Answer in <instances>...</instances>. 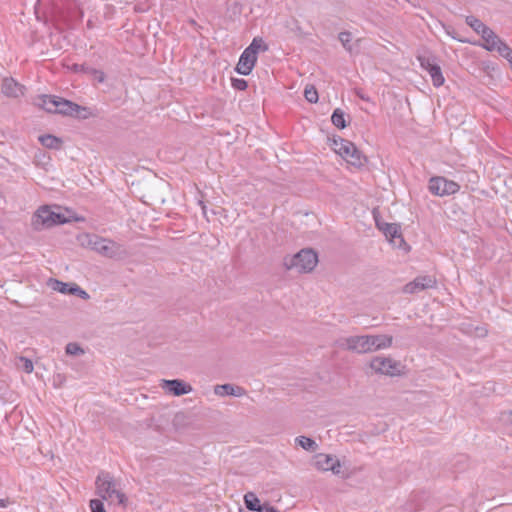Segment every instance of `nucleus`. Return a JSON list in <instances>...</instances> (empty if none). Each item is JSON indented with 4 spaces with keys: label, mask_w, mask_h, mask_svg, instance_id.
<instances>
[{
    "label": "nucleus",
    "mask_w": 512,
    "mask_h": 512,
    "mask_svg": "<svg viewBox=\"0 0 512 512\" xmlns=\"http://www.w3.org/2000/svg\"><path fill=\"white\" fill-rule=\"evenodd\" d=\"M90 509L92 512H106L102 500L92 499L90 501Z\"/></svg>",
    "instance_id": "obj_34"
},
{
    "label": "nucleus",
    "mask_w": 512,
    "mask_h": 512,
    "mask_svg": "<svg viewBox=\"0 0 512 512\" xmlns=\"http://www.w3.org/2000/svg\"><path fill=\"white\" fill-rule=\"evenodd\" d=\"M69 291L71 295H77L83 300H88L90 298L89 294L75 283L72 284Z\"/></svg>",
    "instance_id": "obj_32"
},
{
    "label": "nucleus",
    "mask_w": 512,
    "mask_h": 512,
    "mask_svg": "<svg viewBox=\"0 0 512 512\" xmlns=\"http://www.w3.org/2000/svg\"><path fill=\"white\" fill-rule=\"evenodd\" d=\"M313 465L320 471H332L336 475L340 473V461L329 454L319 453L315 455Z\"/></svg>",
    "instance_id": "obj_11"
},
{
    "label": "nucleus",
    "mask_w": 512,
    "mask_h": 512,
    "mask_svg": "<svg viewBox=\"0 0 512 512\" xmlns=\"http://www.w3.org/2000/svg\"><path fill=\"white\" fill-rule=\"evenodd\" d=\"M304 96L310 103H316L318 101V92L314 86H306Z\"/></svg>",
    "instance_id": "obj_30"
},
{
    "label": "nucleus",
    "mask_w": 512,
    "mask_h": 512,
    "mask_svg": "<svg viewBox=\"0 0 512 512\" xmlns=\"http://www.w3.org/2000/svg\"><path fill=\"white\" fill-rule=\"evenodd\" d=\"M484 41L483 47L488 51H496L501 56L509 54L510 47L504 43L490 28L481 35Z\"/></svg>",
    "instance_id": "obj_10"
},
{
    "label": "nucleus",
    "mask_w": 512,
    "mask_h": 512,
    "mask_svg": "<svg viewBox=\"0 0 512 512\" xmlns=\"http://www.w3.org/2000/svg\"><path fill=\"white\" fill-rule=\"evenodd\" d=\"M368 342L370 352H375L391 347L393 343V337L386 334L368 335Z\"/></svg>",
    "instance_id": "obj_16"
},
{
    "label": "nucleus",
    "mask_w": 512,
    "mask_h": 512,
    "mask_svg": "<svg viewBox=\"0 0 512 512\" xmlns=\"http://www.w3.org/2000/svg\"><path fill=\"white\" fill-rule=\"evenodd\" d=\"M378 228L384 233L386 238L389 239L395 246L401 247L404 243L402 238L400 227L394 223H380L377 222Z\"/></svg>",
    "instance_id": "obj_14"
},
{
    "label": "nucleus",
    "mask_w": 512,
    "mask_h": 512,
    "mask_svg": "<svg viewBox=\"0 0 512 512\" xmlns=\"http://www.w3.org/2000/svg\"><path fill=\"white\" fill-rule=\"evenodd\" d=\"M214 393L217 396H235V397H241L245 395V390L240 386H235L232 384H223V385H216L214 387Z\"/></svg>",
    "instance_id": "obj_18"
},
{
    "label": "nucleus",
    "mask_w": 512,
    "mask_h": 512,
    "mask_svg": "<svg viewBox=\"0 0 512 512\" xmlns=\"http://www.w3.org/2000/svg\"><path fill=\"white\" fill-rule=\"evenodd\" d=\"M231 83L233 88L240 91L245 90L247 88V82L244 79L232 78Z\"/></svg>",
    "instance_id": "obj_35"
},
{
    "label": "nucleus",
    "mask_w": 512,
    "mask_h": 512,
    "mask_svg": "<svg viewBox=\"0 0 512 512\" xmlns=\"http://www.w3.org/2000/svg\"><path fill=\"white\" fill-rule=\"evenodd\" d=\"M356 94L362 99V100H365V101H369V98L365 97L363 94H361L359 91L356 92Z\"/></svg>",
    "instance_id": "obj_41"
},
{
    "label": "nucleus",
    "mask_w": 512,
    "mask_h": 512,
    "mask_svg": "<svg viewBox=\"0 0 512 512\" xmlns=\"http://www.w3.org/2000/svg\"><path fill=\"white\" fill-rule=\"evenodd\" d=\"M67 221V218L60 212L44 206L39 208L34 214L32 218V226L35 230H42L57 224H64Z\"/></svg>",
    "instance_id": "obj_5"
},
{
    "label": "nucleus",
    "mask_w": 512,
    "mask_h": 512,
    "mask_svg": "<svg viewBox=\"0 0 512 512\" xmlns=\"http://www.w3.org/2000/svg\"><path fill=\"white\" fill-rule=\"evenodd\" d=\"M49 285L54 291L62 294H70L69 288L72 286V284L64 283L56 279H51Z\"/></svg>",
    "instance_id": "obj_26"
},
{
    "label": "nucleus",
    "mask_w": 512,
    "mask_h": 512,
    "mask_svg": "<svg viewBox=\"0 0 512 512\" xmlns=\"http://www.w3.org/2000/svg\"><path fill=\"white\" fill-rule=\"evenodd\" d=\"M87 68H88V67H84L83 65L74 64L72 69H73V71H75V72H84V73H87Z\"/></svg>",
    "instance_id": "obj_37"
},
{
    "label": "nucleus",
    "mask_w": 512,
    "mask_h": 512,
    "mask_svg": "<svg viewBox=\"0 0 512 512\" xmlns=\"http://www.w3.org/2000/svg\"><path fill=\"white\" fill-rule=\"evenodd\" d=\"M41 144L50 149H58L61 146V140L53 135H43L39 137Z\"/></svg>",
    "instance_id": "obj_22"
},
{
    "label": "nucleus",
    "mask_w": 512,
    "mask_h": 512,
    "mask_svg": "<svg viewBox=\"0 0 512 512\" xmlns=\"http://www.w3.org/2000/svg\"><path fill=\"white\" fill-rule=\"evenodd\" d=\"M17 366L25 371L26 373H31L34 369L33 362L25 357H20L17 363Z\"/></svg>",
    "instance_id": "obj_31"
},
{
    "label": "nucleus",
    "mask_w": 512,
    "mask_h": 512,
    "mask_svg": "<svg viewBox=\"0 0 512 512\" xmlns=\"http://www.w3.org/2000/svg\"><path fill=\"white\" fill-rule=\"evenodd\" d=\"M9 500L8 499H0V508H6L8 507L9 505Z\"/></svg>",
    "instance_id": "obj_40"
},
{
    "label": "nucleus",
    "mask_w": 512,
    "mask_h": 512,
    "mask_svg": "<svg viewBox=\"0 0 512 512\" xmlns=\"http://www.w3.org/2000/svg\"><path fill=\"white\" fill-rule=\"evenodd\" d=\"M331 121L337 128L343 129L346 127L345 114L341 109H335Z\"/></svg>",
    "instance_id": "obj_25"
},
{
    "label": "nucleus",
    "mask_w": 512,
    "mask_h": 512,
    "mask_svg": "<svg viewBox=\"0 0 512 512\" xmlns=\"http://www.w3.org/2000/svg\"><path fill=\"white\" fill-rule=\"evenodd\" d=\"M65 351L68 355L78 356L84 354V350L80 347L79 344L75 342L68 343L66 345Z\"/></svg>",
    "instance_id": "obj_29"
},
{
    "label": "nucleus",
    "mask_w": 512,
    "mask_h": 512,
    "mask_svg": "<svg viewBox=\"0 0 512 512\" xmlns=\"http://www.w3.org/2000/svg\"><path fill=\"white\" fill-rule=\"evenodd\" d=\"M244 503L248 510L256 512L262 511L264 506L253 492H248L244 495Z\"/></svg>",
    "instance_id": "obj_19"
},
{
    "label": "nucleus",
    "mask_w": 512,
    "mask_h": 512,
    "mask_svg": "<svg viewBox=\"0 0 512 512\" xmlns=\"http://www.w3.org/2000/svg\"><path fill=\"white\" fill-rule=\"evenodd\" d=\"M160 387L167 393L174 396H182L192 392L193 388L190 384L180 379L166 380L160 382Z\"/></svg>",
    "instance_id": "obj_12"
},
{
    "label": "nucleus",
    "mask_w": 512,
    "mask_h": 512,
    "mask_svg": "<svg viewBox=\"0 0 512 512\" xmlns=\"http://www.w3.org/2000/svg\"><path fill=\"white\" fill-rule=\"evenodd\" d=\"M466 23L478 34H484V31H487L489 27H487L481 20L475 18L474 16H468L466 18Z\"/></svg>",
    "instance_id": "obj_23"
},
{
    "label": "nucleus",
    "mask_w": 512,
    "mask_h": 512,
    "mask_svg": "<svg viewBox=\"0 0 512 512\" xmlns=\"http://www.w3.org/2000/svg\"><path fill=\"white\" fill-rule=\"evenodd\" d=\"M417 59L420 63V66L426 70L427 72L431 71V67H435L438 64L435 62L434 57L429 55H419L417 56Z\"/></svg>",
    "instance_id": "obj_27"
},
{
    "label": "nucleus",
    "mask_w": 512,
    "mask_h": 512,
    "mask_svg": "<svg viewBox=\"0 0 512 512\" xmlns=\"http://www.w3.org/2000/svg\"><path fill=\"white\" fill-rule=\"evenodd\" d=\"M97 494L110 504L125 505L127 498L123 493L119 481L108 473L101 471L95 481Z\"/></svg>",
    "instance_id": "obj_1"
},
{
    "label": "nucleus",
    "mask_w": 512,
    "mask_h": 512,
    "mask_svg": "<svg viewBox=\"0 0 512 512\" xmlns=\"http://www.w3.org/2000/svg\"><path fill=\"white\" fill-rule=\"evenodd\" d=\"M2 92L7 97L18 98L24 95V86L13 78H5L1 85Z\"/></svg>",
    "instance_id": "obj_17"
},
{
    "label": "nucleus",
    "mask_w": 512,
    "mask_h": 512,
    "mask_svg": "<svg viewBox=\"0 0 512 512\" xmlns=\"http://www.w3.org/2000/svg\"><path fill=\"white\" fill-rule=\"evenodd\" d=\"M338 39L347 51H349V52L352 51V46H351L352 34L350 32H348V31L340 32L338 35Z\"/></svg>",
    "instance_id": "obj_28"
},
{
    "label": "nucleus",
    "mask_w": 512,
    "mask_h": 512,
    "mask_svg": "<svg viewBox=\"0 0 512 512\" xmlns=\"http://www.w3.org/2000/svg\"><path fill=\"white\" fill-rule=\"evenodd\" d=\"M508 419L512 420V412L507 413Z\"/></svg>",
    "instance_id": "obj_42"
},
{
    "label": "nucleus",
    "mask_w": 512,
    "mask_h": 512,
    "mask_svg": "<svg viewBox=\"0 0 512 512\" xmlns=\"http://www.w3.org/2000/svg\"><path fill=\"white\" fill-rule=\"evenodd\" d=\"M436 280L432 276H419L404 286V292L409 294L418 293L420 291L433 288Z\"/></svg>",
    "instance_id": "obj_13"
},
{
    "label": "nucleus",
    "mask_w": 512,
    "mask_h": 512,
    "mask_svg": "<svg viewBox=\"0 0 512 512\" xmlns=\"http://www.w3.org/2000/svg\"><path fill=\"white\" fill-rule=\"evenodd\" d=\"M86 237L87 246L104 257L122 260L128 255L124 246L113 240L96 235H87Z\"/></svg>",
    "instance_id": "obj_2"
},
{
    "label": "nucleus",
    "mask_w": 512,
    "mask_h": 512,
    "mask_svg": "<svg viewBox=\"0 0 512 512\" xmlns=\"http://www.w3.org/2000/svg\"><path fill=\"white\" fill-rule=\"evenodd\" d=\"M65 380H66V378L63 374H60V373L55 374L53 376V385L55 387H61L64 384Z\"/></svg>",
    "instance_id": "obj_36"
},
{
    "label": "nucleus",
    "mask_w": 512,
    "mask_h": 512,
    "mask_svg": "<svg viewBox=\"0 0 512 512\" xmlns=\"http://www.w3.org/2000/svg\"><path fill=\"white\" fill-rule=\"evenodd\" d=\"M317 263L318 256L312 249H302L284 260V265L287 269L296 270L299 273L311 272Z\"/></svg>",
    "instance_id": "obj_3"
},
{
    "label": "nucleus",
    "mask_w": 512,
    "mask_h": 512,
    "mask_svg": "<svg viewBox=\"0 0 512 512\" xmlns=\"http://www.w3.org/2000/svg\"><path fill=\"white\" fill-rule=\"evenodd\" d=\"M260 512H279V511H277L274 507L264 504L262 511H260Z\"/></svg>",
    "instance_id": "obj_38"
},
{
    "label": "nucleus",
    "mask_w": 512,
    "mask_h": 512,
    "mask_svg": "<svg viewBox=\"0 0 512 512\" xmlns=\"http://www.w3.org/2000/svg\"><path fill=\"white\" fill-rule=\"evenodd\" d=\"M87 74L93 76L94 80H96L99 83H102L105 80V74L103 71L94 68H87Z\"/></svg>",
    "instance_id": "obj_33"
},
{
    "label": "nucleus",
    "mask_w": 512,
    "mask_h": 512,
    "mask_svg": "<svg viewBox=\"0 0 512 512\" xmlns=\"http://www.w3.org/2000/svg\"><path fill=\"white\" fill-rule=\"evenodd\" d=\"M256 61L257 57L254 54L244 50L237 63L236 71L241 75H249L254 68Z\"/></svg>",
    "instance_id": "obj_15"
},
{
    "label": "nucleus",
    "mask_w": 512,
    "mask_h": 512,
    "mask_svg": "<svg viewBox=\"0 0 512 512\" xmlns=\"http://www.w3.org/2000/svg\"><path fill=\"white\" fill-rule=\"evenodd\" d=\"M460 189L458 183L441 176L432 177L429 180V191L436 196H449L457 193Z\"/></svg>",
    "instance_id": "obj_9"
},
{
    "label": "nucleus",
    "mask_w": 512,
    "mask_h": 512,
    "mask_svg": "<svg viewBox=\"0 0 512 512\" xmlns=\"http://www.w3.org/2000/svg\"><path fill=\"white\" fill-rule=\"evenodd\" d=\"M502 57H504L508 60L510 67L512 69V49L511 48L509 49V55L507 53V54H504Z\"/></svg>",
    "instance_id": "obj_39"
},
{
    "label": "nucleus",
    "mask_w": 512,
    "mask_h": 512,
    "mask_svg": "<svg viewBox=\"0 0 512 512\" xmlns=\"http://www.w3.org/2000/svg\"><path fill=\"white\" fill-rule=\"evenodd\" d=\"M295 443L306 451L314 452L318 448V444L311 438L306 436H298L295 438Z\"/></svg>",
    "instance_id": "obj_20"
},
{
    "label": "nucleus",
    "mask_w": 512,
    "mask_h": 512,
    "mask_svg": "<svg viewBox=\"0 0 512 512\" xmlns=\"http://www.w3.org/2000/svg\"><path fill=\"white\" fill-rule=\"evenodd\" d=\"M338 347L358 354L371 353L368 335H355L340 338L337 341Z\"/></svg>",
    "instance_id": "obj_8"
},
{
    "label": "nucleus",
    "mask_w": 512,
    "mask_h": 512,
    "mask_svg": "<svg viewBox=\"0 0 512 512\" xmlns=\"http://www.w3.org/2000/svg\"><path fill=\"white\" fill-rule=\"evenodd\" d=\"M431 79H432V82H433V85L435 87H440L444 84V77H443V74H442V71H441V68L439 65L435 66V67H431V71L428 72Z\"/></svg>",
    "instance_id": "obj_24"
},
{
    "label": "nucleus",
    "mask_w": 512,
    "mask_h": 512,
    "mask_svg": "<svg viewBox=\"0 0 512 512\" xmlns=\"http://www.w3.org/2000/svg\"><path fill=\"white\" fill-rule=\"evenodd\" d=\"M334 150L348 163L354 166H361L363 164V156L356 146L344 139L334 141Z\"/></svg>",
    "instance_id": "obj_7"
},
{
    "label": "nucleus",
    "mask_w": 512,
    "mask_h": 512,
    "mask_svg": "<svg viewBox=\"0 0 512 512\" xmlns=\"http://www.w3.org/2000/svg\"><path fill=\"white\" fill-rule=\"evenodd\" d=\"M369 367L376 374L391 377L401 375L404 368L401 362L385 356L373 357L369 363Z\"/></svg>",
    "instance_id": "obj_6"
},
{
    "label": "nucleus",
    "mask_w": 512,
    "mask_h": 512,
    "mask_svg": "<svg viewBox=\"0 0 512 512\" xmlns=\"http://www.w3.org/2000/svg\"><path fill=\"white\" fill-rule=\"evenodd\" d=\"M38 105L49 113H60L64 115H75L82 109L79 105L71 101L49 95L40 96Z\"/></svg>",
    "instance_id": "obj_4"
},
{
    "label": "nucleus",
    "mask_w": 512,
    "mask_h": 512,
    "mask_svg": "<svg viewBox=\"0 0 512 512\" xmlns=\"http://www.w3.org/2000/svg\"><path fill=\"white\" fill-rule=\"evenodd\" d=\"M245 50L254 54L257 57V54L260 51H267L268 46L265 44L262 38H254L250 45Z\"/></svg>",
    "instance_id": "obj_21"
}]
</instances>
